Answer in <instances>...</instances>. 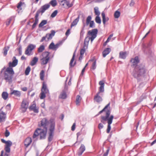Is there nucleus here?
<instances>
[{"instance_id": "obj_19", "label": "nucleus", "mask_w": 156, "mask_h": 156, "mask_svg": "<svg viewBox=\"0 0 156 156\" xmlns=\"http://www.w3.org/2000/svg\"><path fill=\"white\" fill-rule=\"evenodd\" d=\"M49 52L48 51H45L43 52L41 55L40 56V58H50L49 55Z\"/></svg>"}, {"instance_id": "obj_61", "label": "nucleus", "mask_w": 156, "mask_h": 156, "mask_svg": "<svg viewBox=\"0 0 156 156\" xmlns=\"http://www.w3.org/2000/svg\"><path fill=\"white\" fill-rule=\"evenodd\" d=\"M134 1L133 0H132L131 1V2L130 3V5L131 6H132L134 5Z\"/></svg>"}, {"instance_id": "obj_18", "label": "nucleus", "mask_w": 156, "mask_h": 156, "mask_svg": "<svg viewBox=\"0 0 156 156\" xmlns=\"http://www.w3.org/2000/svg\"><path fill=\"white\" fill-rule=\"evenodd\" d=\"M85 147L82 144L80 147L78 154L79 155H81L85 150Z\"/></svg>"}, {"instance_id": "obj_23", "label": "nucleus", "mask_w": 156, "mask_h": 156, "mask_svg": "<svg viewBox=\"0 0 156 156\" xmlns=\"http://www.w3.org/2000/svg\"><path fill=\"white\" fill-rule=\"evenodd\" d=\"M67 95L66 91L65 90H63L59 96V98L62 99H65L66 98Z\"/></svg>"}, {"instance_id": "obj_26", "label": "nucleus", "mask_w": 156, "mask_h": 156, "mask_svg": "<svg viewBox=\"0 0 156 156\" xmlns=\"http://www.w3.org/2000/svg\"><path fill=\"white\" fill-rule=\"evenodd\" d=\"M41 64L42 65H44L46 64L48 62L49 58H41Z\"/></svg>"}, {"instance_id": "obj_57", "label": "nucleus", "mask_w": 156, "mask_h": 156, "mask_svg": "<svg viewBox=\"0 0 156 156\" xmlns=\"http://www.w3.org/2000/svg\"><path fill=\"white\" fill-rule=\"evenodd\" d=\"M70 34V29H68L66 33V36H68Z\"/></svg>"}, {"instance_id": "obj_17", "label": "nucleus", "mask_w": 156, "mask_h": 156, "mask_svg": "<svg viewBox=\"0 0 156 156\" xmlns=\"http://www.w3.org/2000/svg\"><path fill=\"white\" fill-rule=\"evenodd\" d=\"M55 34V32L53 30H52L51 31V33L50 34H47L46 35V37L47 39L48 40L51 39L53 37Z\"/></svg>"}, {"instance_id": "obj_44", "label": "nucleus", "mask_w": 156, "mask_h": 156, "mask_svg": "<svg viewBox=\"0 0 156 156\" xmlns=\"http://www.w3.org/2000/svg\"><path fill=\"white\" fill-rule=\"evenodd\" d=\"M30 71V68L29 66H28L26 68L25 71V74L26 75H28Z\"/></svg>"}, {"instance_id": "obj_50", "label": "nucleus", "mask_w": 156, "mask_h": 156, "mask_svg": "<svg viewBox=\"0 0 156 156\" xmlns=\"http://www.w3.org/2000/svg\"><path fill=\"white\" fill-rule=\"evenodd\" d=\"M89 27L91 28L94 27V23L93 21H91L89 23Z\"/></svg>"}, {"instance_id": "obj_51", "label": "nucleus", "mask_w": 156, "mask_h": 156, "mask_svg": "<svg viewBox=\"0 0 156 156\" xmlns=\"http://www.w3.org/2000/svg\"><path fill=\"white\" fill-rule=\"evenodd\" d=\"M58 12L57 10L55 11L51 15V16L52 18L54 17L57 15Z\"/></svg>"}, {"instance_id": "obj_56", "label": "nucleus", "mask_w": 156, "mask_h": 156, "mask_svg": "<svg viewBox=\"0 0 156 156\" xmlns=\"http://www.w3.org/2000/svg\"><path fill=\"white\" fill-rule=\"evenodd\" d=\"M75 126H76V123H74L71 127V130L72 131H74L75 129Z\"/></svg>"}, {"instance_id": "obj_6", "label": "nucleus", "mask_w": 156, "mask_h": 156, "mask_svg": "<svg viewBox=\"0 0 156 156\" xmlns=\"http://www.w3.org/2000/svg\"><path fill=\"white\" fill-rule=\"evenodd\" d=\"M55 127V122L54 121L51 122L49 129L48 133L49 136L48 137V141H51L53 139V133Z\"/></svg>"}, {"instance_id": "obj_46", "label": "nucleus", "mask_w": 156, "mask_h": 156, "mask_svg": "<svg viewBox=\"0 0 156 156\" xmlns=\"http://www.w3.org/2000/svg\"><path fill=\"white\" fill-rule=\"evenodd\" d=\"M86 48V47H85V48H84V46H83V48H82L80 50V55H83L84 54L85 52V49L86 48Z\"/></svg>"}, {"instance_id": "obj_42", "label": "nucleus", "mask_w": 156, "mask_h": 156, "mask_svg": "<svg viewBox=\"0 0 156 156\" xmlns=\"http://www.w3.org/2000/svg\"><path fill=\"white\" fill-rule=\"evenodd\" d=\"M120 12L118 11H116L114 13V17L116 18H118L120 16Z\"/></svg>"}, {"instance_id": "obj_59", "label": "nucleus", "mask_w": 156, "mask_h": 156, "mask_svg": "<svg viewBox=\"0 0 156 156\" xmlns=\"http://www.w3.org/2000/svg\"><path fill=\"white\" fill-rule=\"evenodd\" d=\"M109 151V149H108L106 150V152L104 154V156H107L108 154V152Z\"/></svg>"}, {"instance_id": "obj_58", "label": "nucleus", "mask_w": 156, "mask_h": 156, "mask_svg": "<svg viewBox=\"0 0 156 156\" xmlns=\"http://www.w3.org/2000/svg\"><path fill=\"white\" fill-rule=\"evenodd\" d=\"M103 127V124L101 123H100L99 124L98 126V128L99 129H102Z\"/></svg>"}, {"instance_id": "obj_24", "label": "nucleus", "mask_w": 156, "mask_h": 156, "mask_svg": "<svg viewBox=\"0 0 156 156\" xmlns=\"http://www.w3.org/2000/svg\"><path fill=\"white\" fill-rule=\"evenodd\" d=\"M41 91L46 94L48 93L49 92L47 88L46 85L44 83L43 84Z\"/></svg>"}, {"instance_id": "obj_25", "label": "nucleus", "mask_w": 156, "mask_h": 156, "mask_svg": "<svg viewBox=\"0 0 156 156\" xmlns=\"http://www.w3.org/2000/svg\"><path fill=\"white\" fill-rule=\"evenodd\" d=\"M101 15L102 17V21L103 24L105 25L106 22L108 20V17H105V13L104 12H102L101 13Z\"/></svg>"}, {"instance_id": "obj_13", "label": "nucleus", "mask_w": 156, "mask_h": 156, "mask_svg": "<svg viewBox=\"0 0 156 156\" xmlns=\"http://www.w3.org/2000/svg\"><path fill=\"white\" fill-rule=\"evenodd\" d=\"M48 124V122L46 118L43 119L41 121L40 128L43 129L47 128V126Z\"/></svg>"}, {"instance_id": "obj_40", "label": "nucleus", "mask_w": 156, "mask_h": 156, "mask_svg": "<svg viewBox=\"0 0 156 156\" xmlns=\"http://www.w3.org/2000/svg\"><path fill=\"white\" fill-rule=\"evenodd\" d=\"M95 22L98 24L101 23V20L99 16H97L95 19Z\"/></svg>"}, {"instance_id": "obj_55", "label": "nucleus", "mask_w": 156, "mask_h": 156, "mask_svg": "<svg viewBox=\"0 0 156 156\" xmlns=\"http://www.w3.org/2000/svg\"><path fill=\"white\" fill-rule=\"evenodd\" d=\"M12 18H10L6 22V25L7 26H8Z\"/></svg>"}, {"instance_id": "obj_49", "label": "nucleus", "mask_w": 156, "mask_h": 156, "mask_svg": "<svg viewBox=\"0 0 156 156\" xmlns=\"http://www.w3.org/2000/svg\"><path fill=\"white\" fill-rule=\"evenodd\" d=\"M45 94L46 93L41 91V93L40 94V98L41 99H43L45 97H46Z\"/></svg>"}, {"instance_id": "obj_36", "label": "nucleus", "mask_w": 156, "mask_h": 156, "mask_svg": "<svg viewBox=\"0 0 156 156\" xmlns=\"http://www.w3.org/2000/svg\"><path fill=\"white\" fill-rule=\"evenodd\" d=\"M79 21V17H78L75 20H74L73 22H72L71 27H73L75 26L76 25Z\"/></svg>"}, {"instance_id": "obj_33", "label": "nucleus", "mask_w": 156, "mask_h": 156, "mask_svg": "<svg viewBox=\"0 0 156 156\" xmlns=\"http://www.w3.org/2000/svg\"><path fill=\"white\" fill-rule=\"evenodd\" d=\"M45 49V46L44 45H41L38 49V52L39 53L42 52Z\"/></svg>"}, {"instance_id": "obj_32", "label": "nucleus", "mask_w": 156, "mask_h": 156, "mask_svg": "<svg viewBox=\"0 0 156 156\" xmlns=\"http://www.w3.org/2000/svg\"><path fill=\"white\" fill-rule=\"evenodd\" d=\"M8 94L7 92H4L2 93V97L5 100H6L8 98Z\"/></svg>"}, {"instance_id": "obj_12", "label": "nucleus", "mask_w": 156, "mask_h": 156, "mask_svg": "<svg viewBox=\"0 0 156 156\" xmlns=\"http://www.w3.org/2000/svg\"><path fill=\"white\" fill-rule=\"evenodd\" d=\"M75 0H73V2L70 3L69 1L66 0H62L60 2V4L63 6H64L65 5H66L68 8H70L73 5V3Z\"/></svg>"}, {"instance_id": "obj_35", "label": "nucleus", "mask_w": 156, "mask_h": 156, "mask_svg": "<svg viewBox=\"0 0 156 156\" xmlns=\"http://www.w3.org/2000/svg\"><path fill=\"white\" fill-rule=\"evenodd\" d=\"M51 5L53 7H55L57 5V3L56 0H52L50 2L49 4Z\"/></svg>"}, {"instance_id": "obj_3", "label": "nucleus", "mask_w": 156, "mask_h": 156, "mask_svg": "<svg viewBox=\"0 0 156 156\" xmlns=\"http://www.w3.org/2000/svg\"><path fill=\"white\" fill-rule=\"evenodd\" d=\"M99 84L100 86L99 88V91L95 95L94 100V101L98 103H100L103 100L102 98L103 94L102 93L104 91L105 84L103 81H100Z\"/></svg>"}, {"instance_id": "obj_8", "label": "nucleus", "mask_w": 156, "mask_h": 156, "mask_svg": "<svg viewBox=\"0 0 156 156\" xmlns=\"http://www.w3.org/2000/svg\"><path fill=\"white\" fill-rule=\"evenodd\" d=\"M1 141L3 143L5 144V150L6 152L9 153L10 151V147L12 145V142L9 140L5 141L3 139H1Z\"/></svg>"}, {"instance_id": "obj_48", "label": "nucleus", "mask_w": 156, "mask_h": 156, "mask_svg": "<svg viewBox=\"0 0 156 156\" xmlns=\"http://www.w3.org/2000/svg\"><path fill=\"white\" fill-rule=\"evenodd\" d=\"M75 56V54H74L73 55L72 58V59H71V61L70 62V65L71 66H74V65H73V62L74 60V58Z\"/></svg>"}, {"instance_id": "obj_2", "label": "nucleus", "mask_w": 156, "mask_h": 156, "mask_svg": "<svg viewBox=\"0 0 156 156\" xmlns=\"http://www.w3.org/2000/svg\"><path fill=\"white\" fill-rule=\"evenodd\" d=\"M132 66L135 67L132 73L134 77L138 80H139L144 76L145 73V70L143 66H137V64L139 62V60L137 56L134 58H132L131 60Z\"/></svg>"}, {"instance_id": "obj_11", "label": "nucleus", "mask_w": 156, "mask_h": 156, "mask_svg": "<svg viewBox=\"0 0 156 156\" xmlns=\"http://www.w3.org/2000/svg\"><path fill=\"white\" fill-rule=\"evenodd\" d=\"M36 48V45L33 44H29L26 50L25 54L27 55H30L32 51Z\"/></svg>"}, {"instance_id": "obj_4", "label": "nucleus", "mask_w": 156, "mask_h": 156, "mask_svg": "<svg viewBox=\"0 0 156 156\" xmlns=\"http://www.w3.org/2000/svg\"><path fill=\"white\" fill-rule=\"evenodd\" d=\"M98 32V30L97 29L92 30L91 31L89 30L87 33V36L85 38L84 44V48H87L88 42L90 41L91 42L96 37Z\"/></svg>"}, {"instance_id": "obj_7", "label": "nucleus", "mask_w": 156, "mask_h": 156, "mask_svg": "<svg viewBox=\"0 0 156 156\" xmlns=\"http://www.w3.org/2000/svg\"><path fill=\"white\" fill-rule=\"evenodd\" d=\"M29 102L27 99H23L21 102L20 109L23 112H26L28 108Z\"/></svg>"}, {"instance_id": "obj_31", "label": "nucleus", "mask_w": 156, "mask_h": 156, "mask_svg": "<svg viewBox=\"0 0 156 156\" xmlns=\"http://www.w3.org/2000/svg\"><path fill=\"white\" fill-rule=\"evenodd\" d=\"M45 72L44 70H42L40 73V79L41 80H44Z\"/></svg>"}, {"instance_id": "obj_60", "label": "nucleus", "mask_w": 156, "mask_h": 156, "mask_svg": "<svg viewBox=\"0 0 156 156\" xmlns=\"http://www.w3.org/2000/svg\"><path fill=\"white\" fill-rule=\"evenodd\" d=\"M59 45V44H57L55 45V50H56L57 49Z\"/></svg>"}, {"instance_id": "obj_54", "label": "nucleus", "mask_w": 156, "mask_h": 156, "mask_svg": "<svg viewBox=\"0 0 156 156\" xmlns=\"http://www.w3.org/2000/svg\"><path fill=\"white\" fill-rule=\"evenodd\" d=\"M96 67V61H94L92 65V68L93 69H94Z\"/></svg>"}, {"instance_id": "obj_1", "label": "nucleus", "mask_w": 156, "mask_h": 156, "mask_svg": "<svg viewBox=\"0 0 156 156\" xmlns=\"http://www.w3.org/2000/svg\"><path fill=\"white\" fill-rule=\"evenodd\" d=\"M12 60V62H10L9 63V67L6 68L4 66L1 72V74L4 76V80L9 83L12 82L13 75L14 74L12 68L16 66L18 62V60L15 56L13 57Z\"/></svg>"}, {"instance_id": "obj_34", "label": "nucleus", "mask_w": 156, "mask_h": 156, "mask_svg": "<svg viewBox=\"0 0 156 156\" xmlns=\"http://www.w3.org/2000/svg\"><path fill=\"white\" fill-rule=\"evenodd\" d=\"M94 13L97 16H99L100 14V12L99 11V8L98 7H96L94 8Z\"/></svg>"}, {"instance_id": "obj_28", "label": "nucleus", "mask_w": 156, "mask_h": 156, "mask_svg": "<svg viewBox=\"0 0 156 156\" xmlns=\"http://www.w3.org/2000/svg\"><path fill=\"white\" fill-rule=\"evenodd\" d=\"M109 105L110 103H109L105 107V108L99 112V114H101V113H102L104 111H105L106 112H106L108 110H109L110 111V110L107 109V108L109 106Z\"/></svg>"}, {"instance_id": "obj_45", "label": "nucleus", "mask_w": 156, "mask_h": 156, "mask_svg": "<svg viewBox=\"0 0 156 156\" xmlns=\"http://www.w3.org/2000/svg\"><path fill=\"white\" fill-rule=\"evenodd\" d=\"M91 17L90 16H88L86 20V24L87 25L89 24V23L91 21Z\"/></svg>"}, {"instance_id": "obj_53", "label": "nucleus", "mask_w": 156, "mask_h": 156, "mask_svg": "<svg viewBox=\"0 0 156 156\" xmlns=\"http://www.w3.org/2000/svg\"><path fill=\"white\" fill-rule=\"evenodd\" d=\"M5 134L6 137H8L9 135L10 132L7 129H6Z\"/></svg>"}, {"instance_id": "obj_29", "label": "nucleus", "mask_w": 156, "mask_h": 156, "mask_svg": "<svg viewBox=\"0 0 156 156\" xmlns=\"http://www.w3.org/2000/svg\"><path fill=\"white\" fill-rule=\"evenodd\" d=\"M126 52H121L119 53V57L125 59L126 58Z\"/></svg>"}, {"instance_id": "obj_15", "label": "nucleus", "mask_w": 156, "mask_h": 156, "mask_svg": "<svg viewBox=\"0 0 156 156\" xmlns=\"http://www.w3.org/2000/svg\"><path fill=\"white\" fill-rule=\"evenodd\" d=\"M6 118V114L3 111H1L0 113V122L5 121Z\"/></svg>"}, {"instance_id": "obj_39", "label": "nucleus", "mask_w": 156, "mask_h": 156, "mask_svg": "<svg viewBox=\"0 0 156 156\" xmlns=\"http://www.w3.org/2000/svg\"><path fill=\"white\" fill-rule=\"evenodd\" d=\"M9 49V47H5L3 49V54L5 56L7 54V51Z\"/></svg>"}, {"instance_id": "obj_52", "label": "nucleus", "mask_w": 156, "mask_h": 156, "mask_svg": "<svg viewBox=\"0 0 156 156\" xmlns=\"http://www.w3.org/2000/svg\"><path fill=\"white\" fill-rule=\"evenodd\" d=\"M0 156H9V155L8 154L4 153V151H2Z\"/></svg>"}, {"instance_id": "obj_10", "label": "nucleus", "mask_w": 156, "mask_h": 156, "mask_svg": "<svg viewBox=\"0 0 156 156\" xmlns=\"http://www.w3.org/2000/svg\"><path fill=\"white\" fill-rule=\"evenodd\" d=\"M50 7V5L49 4H45L44 5L41 6L37 12L36 15L37 16H39V14L41 13L42 15L46 10L48 9Z\"/></svg>"}, {"instance_id": "obj_43", "label": "nucleus", "mask_w": 156, "mask_h": 156, "mask_svg": "<svg viewBox=\"0 0 156 156\" xmlns=\"http://www.w3.org/2000/svg\"><path fill=\"white\" fill-rule=\"evenodd\" d=\"M23 4H24V3H22L21 2H19L18 4V5L17 6V7L18 8V9L19 10H21L22 9L21 6H22Z\"/></svg>"}, {"instance_id": "obj_41", "label": "nucleus", "mask_w": 156, "mask_h": 156, "mask_svg": "<svg viewBox=\"0 0 156 156\" xmlns=\"http://www.w3.org/2000/svg\"><path fill=\"white\" fill-rule=\"evenodd\" d=\"M49 48L51 49L55 50V44L53 42H51L50 44L49 47Z\"/></svg>"}, {"instance_id": "obj_63", "label": "nucleus", "mask_w": 156, "mask_h": 156, "mask_svg": "<svg viewBox=\"0 0 156 156\" xmlns=\"http://www.w3.org/2000/svg\"><path fill=\"white\" fill-rule=\"evenodd\" d=\"M22 90L23 91H26L27 90V88L26 87H24L22 88Z\"/></svg>"}, {"instance_id": "obj_27", "label": "nucleus", "mask_w": 156, "mask_h": 156, "mask_svg": "<svg viewBox=\"0 0 156 156\" xmlns=\"http://www.w3.org/2000/svg\"><path fill=\"white\" fill-rule=\"evenodd\" d=\"M38 135H39V134H38L37 129L34 132L33 136V138L34 139V141H36L37 140V137Z\"/></svg>"}, {"instance_id": "obj_38", "label": "nucleus", "mask_w": 156, "mask_h": 156, "mask_svg": "<svg viewBox=\"0 0 156 156\" xmlns=\"http://www.w3.org/2000/svg\"><path fill=\"white\" fill-rule=\"evenodd\" d=\"M47 23V21L46 20H43L39 25V27H43L44 25H45Z\"/></svg>"}, {"instance_id": "obj_47", "label": "nucleus", "mask_w": 156, "mask_h": 156, "mask_svg": "<svg viewBox=\"0 0 156 156\" xmlns=\"http://www.w3.org/2000/svg\"><path fill=\"white\" fill-rule=\"evenodd\" d=\"M75 56V54H74L73 55L72 58V59H71V61L70 62V65L71 66H74V65H73V62L74 60V58Z\"/></svg>"}, {"instance_id": "obj_14", "label": "nucleus", "mask_w": 156, "mask_h": 156, "mask_svg": "<svg viewBox=\"0 0 156 156\" xmlns=\"http://www.w3.org/2000/svg\"><path fill=\"white\" fill-rule=\"evenodd\" d=\"M32 142V139L31 137L27 138L24 142V145L26 148H27L30 144Z\"/></svg>"}, {"instance_id": "obj_20", "label": "nucleus", "mask_w": 156, "mask_h": 156, "mask_svg": "<svg viewBox=\"0 0 156 156\" xmlns=\"http://www.w3.org/2000/svg\"><path fill=\"white\" fill-rule=\"evenodd\" d=\"M11 94H14L15 96L18 97H20L21 96V92L20 91L17 90H13L11 93Z\"/></svg>"}, {"instance_id": "obj_21", "label": "nucleus", "mask_w": 156, "mask_h": 156, "mask_svg": "<svg viewBox=\"0 0 156 156\" xmlns=\"http://www.w3.org/2000/svg\"><path fill=\"white\" fill-rule=\"evenodd\" d=\"M111 49L109 48H106L103 52V56L104 57H105L106 55H108L111 51Z\"/></svg>"}, {"instance_id": "obj_62", "label": "nucleus", "mask_w": 156, "mask_h": 156, "mask_svg": "<svg viewBox=\"0 0 156 156\" xmlns=\"http://www.w3.org/2000/svg\"><path fill=\"white\" fill-rule=\"evenodd\" d=\"M46 38V36L45 37H42V39L40 41L41 42H43L44 40H45V39Z\"/></svg>"}, {"instance_id": "obj_37", "label": "nucleus", "mask_w": 156, "mask_h": 156, "mask_svg": "<svg viewBox=\"0 0 156 156\" xmlns=\"http://www.w3.org/2000/svg\"><path fill=\"white\" fill-rule=\"evenodd\" d=\"M81 100V98L80 97V96L79 95H77L76 97V105H79V103H80Z\"/></svg>"}, {"instance_id": "obj_22", "label": "nucleus", "mask_w": 156, "mask_h": 156, "mask_svg": "<svg viewBox=\"0 0 156 156\" xmlns=\"http://www.w3.org/2000/svg\"><path fill=\"white\" fill-rule=\"evenodd\" d=\"M38 16L35 14V21L34 23L32 25V28L34 29L36 27V25L38 23L39 20Z\"/></svg>"}, {"instance_id": "obj_9", "label": "nucleus", "mask_w": 156, "mask_h": 156, "mask_svg": "<svg viewBox=\"0 0 156 156\" xmlns=\"http://www.w3.org/2000/svg\"><path fill=\"white\" fill-rule=\"evenodd\" d=\"M38 134L40 136V139H45L46 136L47 129V128L43 129L41 128L37 129Z\"/></svg>"}, {"instance_id": "obj_16", "label": "nucleus", "mask_w": 156, "mask_h": 156, "mask_svg": "<svg viewBox=\"0 0 156 156\" xmlns=\"http://www.w3.org/2000/svg\"><path fill=\"white\" fill-rule=\"evenodd\" d=\"M29 109L31 110H33V111L36 113L38 112V108L36 107V105L35 104H33L29 108Z\"/></svg>"}, {"instance_id": "obj_64", "label": "nucleus", "mask_w": 156, "mask_h": 156, "mask_svg": "<svg viewBox=\"0 0 156 156\" xmlns=\"http://www.w3.org/2000/svg\"><path fill=\"white\" fill-rule=\"evenodd\" d=\"M156 143V139L154 140L153 142H152L151 144V145L152 146V145H153L154 144H155V143Z\"/></svg>"}, {"instance_id": "obj_5", "label": "nucleus", "mask_w": 156, "mask_h": 156, "mask_svg": "<svg viewBox=\"0 0 156 156\" xmlns=\"http://www.w3.org/2000/svg\"><path fill=\"white\" fill-rule=\"evenodd\" d=\"M111 112L108 110L106 112V115L105 116H102L101 117L103 121H107L108 125L107 129V133H109L111 129V124L112 123L114 118L113 115L110 116Z\"/></svg>"}, {"instance_id": "obj_30", "label": "nucleus", "mask_w": 156, "mask_h": 156, "mask_svg": "<svg viewBox=\"0 0 156 156\" xmlns=\"http://www.w3.org/2000/svg\"><path fill=\"white\" fill-rule=\"evenodd\" d=\"M38 58H37L34 57L31 62V65L33 66L35 65L38 61Z\"/></svg>"}]
</instances>
